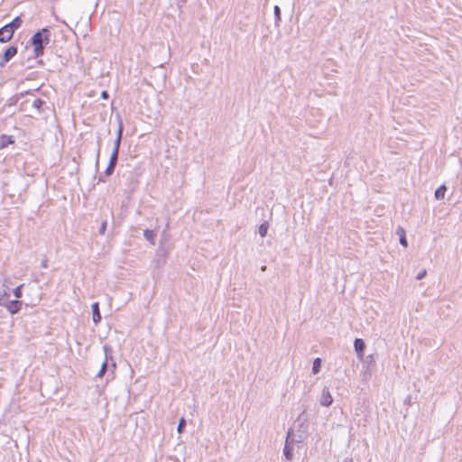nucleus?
I'll use <instances>...</instances> for the list:
<instances>
[{
  "instance_id": "f257e3e1",
  "label": "nucleus",
  "mask_w": 462,
  "mask_h": 462,
  "mask_svg": "<svg viewBox=\"0 0 462 462\" xmlns=\"http://www.w3.org/2000/svg\"><path fill=\"white\" fill-rule=\"evenodd\" d=\"M50 38L51 31L47 28H43L32 35L31 42L34 48L35 57H40L43 54L44 46L50 42Z\"/></svg>"
},
{
  "instance_id": "f03ea898",
  "label": "nucleus",
  "mask_w": 462,
  "mask_h": 462,
  "mask_svg": "<svg viewBox=\"0 0 462 462\" xmlns=\"http://www.w3.org/2000/svg\"><path fill=\"white\" fill-rule=\"evenodd\" d=\"M301 442L300 438L296 439L292 431H288L285 445L283 448V455L288 460H291L293 457V449L296 445Z\"/></svg>"
},
{
  "instance_id": "7ed1b4c3",
  "label": "nucleus",
  "mask_w": 462,
  "mask_h": 462,
  "mask_svg": "<svg viewBox=\"0 0 462 462\" xmlns=\"http://www.w3.org/2000/svg\"><path fill=\"white\" fill-rule=\"evenodd\" d=\"M7 290L8 287L5 290L4 294L0 296V305L5 307L11 314H15L20 310L22 302L18 300H8Z\"/></svg>"
},
{
  "instance_id": "20e7f679",
  "label": "nucleus",
  "mask_w": 462,
  "mask_h": 462,
  "mask_svg": "<svg viewBox=\"0 0 462 462\" xmlns=\"http://www.w3.org/2000/svg\"><path fill=\"white\" fill-rule=\"evenodd\" d=\"M14 31L8 24L4 25L0 28V42H9Z\"/></svg>"
},
{
  "instance_id": "39448f33",
  "label": "nucleus",
  "mask_w": 462,
  "mask_h": 462,
  "mask_svg": "<svg viewBox=\"0 0 462 462\" xmlns=\"http://www.w3.org/2000/svg\"><path fill=\"white\" fill-rule=\"evenodd\" d=\"M17 53V48L14 46H11L7 48L0 60V67H4L6 62H8L15 54Z\"/></svg>"
},
{
  "instance_id": "423d86ee",
  "label": "nucleus",
  "mask_w": 462,
  "mask_h": 462,
  "mask_svg": "<svg viewBox=\"0 0 462 462\" xmlns=\"http://www.w3.org/2000/svg\"><path fill=\"white\" fill-rule=\"evenodd\" d=\"M333 398L330 394L329 389L325 387L320 396V404L325 407H328L332 404Z\"/></svg>"
},
{
  "instance_id": "0eeeda50",
  "label": "nucleus",
  "mask_w": 462,
  "mask_h": 462,
  "mask_svg": "<svg viewBox=\"0 0 462 462\" xmlns=\"http://www.w3.org/2000/svg\"><path fill=\"white\" fill-rule=\"evenodd\" d=\"M355 351L356 352L359 357H363L364 350L365 347V342L361 338H356L354 342Z\"/></svg>"
},
{
  "instance_id": "6e6552de",
  "label": "nucleus",
  "mask_w": 462,
  "mask_h": 462,
  "mask_svg": "<svg viewBox=\"0 0 462 462\" xmlns=\"http://www.w3.org/2000/svg\"><path fill=\"white\" fill-rule=\"evenodd\" d=\"M92 308V314H93V322L95 324H98L101 321V314L99 311V304L98 302H94L91 306Z\"/></svg>"
},
{
  "instance_id": "1a4fd4ad",
  "label": "nucleus",
  "mask_w": 462,
  "mask_h": 462,
  "mask_svg": "<svg viewBox=\"0 0 462 462\" xmlns=\"http://www.w3.org/2000/svg\"><path fill=\"white\" fill-rule=\"evenodd\" d=\"M122 135H123V125H122V122H120L119 123V127H118V130H117L116 139L115 143H114L113 151L119 152V148H120V144H121V140H122Z\"/></svg>"
},
{
  "instance_id": "9d476101",
  "label": "nucleus",
  "mask_w": 462,
  "mask_h": 462,
  "mask_svg": "<svg viewBox=\"0 0 462 462\" xmlns=\"http://www.w3.org/2000/svg\"><path fill=\"white\" fill-rule=\"evenodd\" d=\"M446 191H447V187L445 185H441L435 190V193H434L435 199L438 200L444 199Z\"/></svg>"
},
{
  "instance_id": "9b49d317",
  "label": "nucleus",
  "mask_w": 462,
  "mask_h": 462,
  "mask_svg": "<svg viewBox=\"0 0 462 462\" xmlns=\"http://www.w3.org/2000/svg\"><path fill=\"white\" fill-rule=\"evenodd\" d=\"M14 143V139L12 136H7L5 134H3L1 136V141H0V149H4L5 148L9 143Z\"/></svg>"
},
{
  "instance_id": "f8f14e48",
  "label": "nucleus",
  "mask_w": 462,
  "mask_h": 462,
  "mask_svg": "<svg viewBox=\"0 0 462 462\" xmlns=\"http://www.w3.org/2000/svg\"><path fill=\"white\" fill-rule=\"evenodd\" d=\"M396 234L399 235V236H400V244L406 247L408 245V244H407V239L405 236L404 229L402 227L399 226L397 228Z\"/></svg>"
},
{
  "instance_id": "ddd939ff",
  "label": "nucleus",
  "mask_w": 462,
  "mask_h": 462,
  "mask_svg": "<svg viewBox=\"0 0 462 462\" xmlns=\"http://www.w3.org/2000/svg\"><path fill=\"white\" fill-rule=\"evenodd\" d=\"M155 233L153 230H149V229H146L144 230L143 232V236L145 237V239L149 242H151L152 245H154V237H155Z\"/></svg>"
},
{
  "instance_id": "4468645a",
  "label": "nucleus",
  "mask_w": 462,
  "mask_h": 462,
  "mask_svg": "<svg viewBox=\"0 0 462 462\" xmlns=\"http://www.w3.org/2000/svg\"><path fill=\"white\" fill-rule=\"evenodd\" d=\"M321 363H322V361L319 357H317L314 359L313 365H312V373L314 374L319 373L320 368H321Z\"/></svg>"
},
{
  "instance_id": "2eb2a0df",
  "label": "nucleus",
  "mask_w": 462,
  "mask_h": 462,
  "mask_svg": "<svg viewBox=\"0 0 462 462\" xmlns=\"http://www.w3.org/2000/svg\"><path fill=\"white\" fill-rule=\"evenodd\" d=\"M23 23V21L20 16L15 17L11 23H7L11 28L15 31L18 29Z\"/></svg>"
},
{
  "instance_id": "dca6fc26",
  "label": "nucleus",
  "mask_w": 462,
  "mask_h": 462,
  "mask_svg": "<svg viewBox=\"0 0 462 462\" xmlns=\"http://www.w3.org/2000/svg\"><path fill=\"white\" fill-rule=\"evenodd\" d=\"M268 228H269V225L267 222L261 224L259 226V235L262 237H264L267 235Z\"/></svg>"
},
{
  "instance_id": "f3484780",
  "label": "nucleus",
  "mask_w": 462,
  "mask_h": 462,
  "mask_svg": "<svg viewBox=\"0 0 462 462\" xmlns=\"http://www.w3.org/2000/svg\"><path fill=\"white\" fill-rule=\"evenodd\" d=\"M107 360H105L103 363H102V365H101V368L100 370L98 371V373L97 374V377H102L105 375L106 372L107 371Z\"/></svg>"
},
{
  "instance_id": "a211bd4d",
  "label": "nucleus",
  "mask_w": 462,
  "mask_h": 462,
  "mask_svg": "<svg viewBox=\"0 0 462 462\" xmlns=\"http://www.w3.org/2000/svg\"><path fill=\"white\" fill-rule=\"evenodd\" d=\"M274 17H275V23L279 25V23L281 22V9L278 5H275L273 8Z\"/></svg>"
},
{
  "instance_id": "6ab92c4d",
  "label": "nucleus",
  "mask_w": 462,
  "mask_h": 462,
  "mask_svg": "<svg viewBox=\"0 0 462 462\" xmlns=\"http://www.w3.org/2000/svg\"><path fill=\"white\" fill-rule=\"evenodd\" d=\"M118 152L116 151H113L110 156L109 164L116 165L118 160Z\"/></svg>"
},
{
  "instance_id": "aec40b11",
  "label": "nucleus",
  "mask_w": 462,
  "mask_h": 462,
  "mask_svg": "<svg viewBox=\"0 0 462 462\" xmlns=\"http://www.w3.org/2000/svg\"><path fill=\"white\" fill-rule=\"evenodd\" d=\"M43 104H44V101L41 100L40 98H35L32 102V107H34V108H36L38 110L42 107V106Z\"/></svg>"
},
{
  "instance_id": "412c9836",
  "label": "nucleus",
  "mask_w": 462,
  "mask_h": 462,
  "mask_svg": "<svg viewBox=\"0 0 462 462\" xmlns=\"http://www.w3.org/2000/svg\"><path fill=\"white\" fill-rule=\"evenodd\" d=\"M185 427H186V420L184 418H180L178 427H177V431L179 433H181L184 430Z\"/></svg>"
},
{
  "instance_id": "4be33fe9",
  "label": "nucleus",
  "mask_w": 462,
  "mask_h": 462,
  "mask_svg": "<svg viewBox=\"0 0 462 462\" xmlns=\"http://www.w3.org/2000/svg\"><path fill=\"white\" fill-rule=\"evenodd\" d=\"M23 287V284H21L19 286H17L14 290V295L16 299H20L22 297V288Z\"/></svg>"
},
{
  "instance_id": "5701e85b",
  "label": "nucleus",
  "mask_w": 462,
  "mask_h": 462,
  "mask_svg": "<svg viewBox=\"0 0 462 462\" xmlns=\"http://www.w3.org/2000/svg\"><path fill=\"white\" fill-rule=\"evenodd\" d=\"M115 167H116L115 165L108 163V165L106 169V171H105L106 175L110 176L114 172Z\"/></svg>"
},
{
  "instance_id": "b1692460",
  "label": "nucleus",
  "mask_w": 462,
  "mask_h": 462,
  "mask_svg": "<svg viewBox=\"0 0 462 462\" xmlns=\"http://www.w3.org/2000/svg\"><path fill=\"white\" fill-rule=\"evenodd\" d=\"M107 222L105 220L101 223L100 228H99V234L104 235L106 229Z\"/></svg>"
},
{
  "instance_id": "393cba45",
  "label": "nucleus",
  "mask_w": 462,
  "mask_h": 462,
  "mask_svg": "<svg viewBox=\"0 0 462 462\" xmlns=\"http://www.w3.org/2000/svg\"><path fill=\"white\" fill-rule=\"evenodd\" d=\"M426 274H427V271H426V270H422V271H420V272L417 274L416 279H417V280H421V279H423V278L426 276Z\"/></svg>"
},
{
  "instance_id": "a878e982",
  "label": "nucleus",
  "mask_w": 462,
  "mask_h": 462,
  "mask_svg": "<svg viewBox=\"0 0 462 462\" xmlns=\"http://www.w3.org/2000/svg\"><path fill=\"white\" fill-rule=\"evenodd\" d=\"M42 267V268H47L48 267V260L46 258H44L42 261V263H41Z\"/></svg>"
},
{
  "instance_id": "bb28decb",
  "label": "nucleus",
  "mask_w": 462,
  "mask_h": 462,
  "mask_svg": "<svg viewBox=\"0 0 462 462\" xmlns=\"http://www.w3.org/2000/svg\"><path fill=\"white\" fill-rule=\"evenodd\" d=\"M101 97L103 99H107L108 98V93L106 90L102 91Z\"/></svg>"
},
{
  "instance_id": "cd10ccee",
  "label": "nucleus",
  "mask_w": 462,
  "mask_h": 462,
  "mask_svg": "<svg viewBox=\"0 0 462 462\" xmlns=\"http://www.w3.org/2000/svg\"><path fill=\"white\" fill-rule=\"evenodd\" d=\"M343 462H352V459H350V458H346V459H344V461H343Z\"/></svg>"
},
{
  "instance_id": "c85d7f7f",
  "label": "nucleus",
  "mask_w": 462,
  "mask_h": 462,
  "mask_svg": "<svg viewBox=\"0 0 462 462\" xmlns=\"http://www.w3.org/2000/svg\"><path fill=\"white\" fill-rule=\"evenodd\" d=\"M114 374V371H113V370H111V374H108V376H111V378H114V375H111V374Z\"/></svg>"
},
{
  "instance_id": "c756f323",
  "label": "nucleus",
  "mask_w": 462,
  "mask_h": 462,
  "mask_svg": "<svg viewBox=\"0 0 462 462\" xmlns=\"http://www.w3.org/2000/svg\"><path fill=\"white\" fill-rule=\"evenodd\" d=\"M114 374V371H113V370H111V374H108V376H111V378H114V375H111V374Z\"/></svg>"
},
{
  "instance_id": "7c9ffc66",
  "label": "nucleus",
  "mask_w": 462,
  "mask_h": 462,
  "mask_svg": "<svg viewBox=\"0 0 462 462\" xmlns=\"http://www.w3.org/2000/svg\"><path fill=\"white\" fill-rule=\"evenodd\" d=\"M111 366H112V370L114 371V369H116V364L113 363Z\"/></svg>"
},
{
  "instance_id": "2f4dec72",
  "label": "nucleus",
  "mask_w": 462,
  "mask_h": 462,
  "mask_svg": "<svg viewBox=\"0 0 462 462\" xmlns=\"http://www.w3.org/2000/svg\"><path fill=\"white\" fill-rule=\"evenodd\" d=\"M107 348H108L107 346H104V350L106 353L107 352Z\"/></svg>"
},
{
  "instance_id": "473e14b6",
  "label": "nucleus",
  "mask_w": 462,
  "mask_h": 462,
  "mask_svg": "<svg viewBox=\"0 0 462 462\" xmlns=\"http://www.w3.org/2000/svg\"><path fill=\"white\" fill-rule=\"evenodd\" d=\"M265 269H266V267H265V266H263V267H262V271H264Z\"/></svg>"
}]
</instances>
